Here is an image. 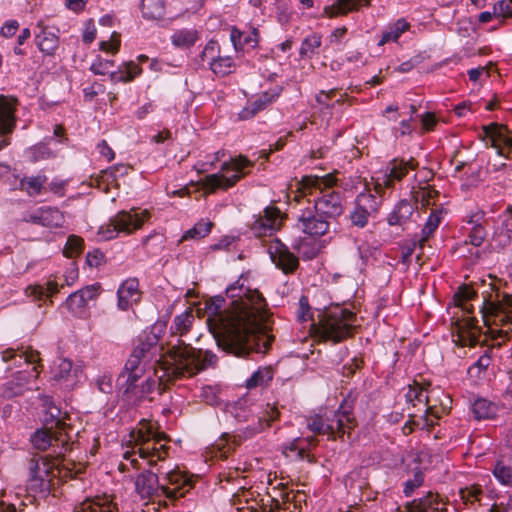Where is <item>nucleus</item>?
<instances>
[{"mask_svg":"<svg viewBox=\"0 0 512 512\" xmlns=\"http://www.w3.org/2000/svg\"><path fill=\"white\" fill-rule=\"evenodd\" d=\"M226 294L232 299L228 309L224 298L205 302L207 323L217 345L227 353L245 357L250 352L266 353L274 341L272 323L265 298L258 290L230 285Z\"/></svg>","mask_w":512,"mask_h":512,"instance_id":"obj_1","label":"nucleus"},{"mask_svg":"<svg viewBox=\"0 0 512 512\" xmlns=\"http://www.w3.org/2000/svg\"><path fill=\"white\" fill-rule=\"evenodd\" d=\"M158 342V335L154 331L141 335L124 366L126 370L146 371L147 364L154 361L158 365L154 366L155 374L162 372L159 380L171 381L192 377L216 366L217 356L209 350H196L183 340L176 339L175 342L171 340L166 343L167 349L164 352V346Z\"/></svg>","mask_w":512,"mask_h":512,"instance_id":"obj_2","label":"nucleus"},{"mask_svg":"<svg viewBox=\"0 0 512 512\" xmlns=\"http://www.w3.org/2000/svg\"><path fill=\"white\" fill-rule=\"evenodd\" d=\"M192 487V480L178 469L166 472L161 478L157 473L145 471L135 480V490L141 498L150 499L163 507L184 497Z\"/></svg>","mask_w":512,"mask_h":512,"instance_id":"obj_3","label":"nucleus"},{"mask_svg":"<svg viewBox=\"0 0 512 512\" xmlns=\"http://www.w3.org/2000/svg\"><path fill=\"white\" fill-rule=\"evenodd\" d=\"M336 178L333 174L325 176H304L292 191L294 199L300 201L307 198L308 204L324 215L329 221H334L343 212L340 193L333 190Z\"/></svg>","mask_w":512,"mask_h":512,"instance_id":"obj_4","label":"nucleus"},{"mask_svg":"<svg viewBox=\"0 0 512 512\" xmlns=\"http://www.w3.org/2000/svg\"><path fill=\"white\" fill-rule=\"evenodd\" d=\"M482 296L480 312L486 333L493 341L492 346L500 347L512 333V295L491 286Z\"/></svg>","mask_w":512,"mask_h":512,"instance_id":"obj_5","label":"nucleus"},{"mask_svg":"<svg viewBox=\"0 0 512 512\" xmlns=\"http://www.w3.org/2000/svg\"><path fill=\"white\" fill-rule=\"evenodd\" d=\"M130 437L134 442V447L132 451L124 453V458L134 468H138V460L134 457L136 454L140 458L146 459L150 466L156 465L157 461L166 459L169 450L168 438L164 433L157 432L151 422L142 420L138 427L130 433Z\"/></svg>","mask_w":512,"mask_h":512,"instance_id":"obj_6","label":"nucleus"},{"mask_svg":"<svg viewBox=\"0 0 512 512\" xmlns=\"http://www.w3.org/2000/svg\"><path fill=\"white\" fill-rule=\"evenodd\" d=\"M355 399L350 396L345 398L339 408L331 413V415L315 414L306 419L307 428L317 435H326L329 439H340L345 441L351 437L358 422L353 414Z\"/></svg>","mask_w":512,"mask_h":512,"instance_id":"obj_7","label":"nucleus"},{"mask_svg":"<svg viewBox=\"0 0 512 512\" xmlns=\"http://www.w3.org/2000/svg\"><path fill=\"white\" fill-rule=\"evenodd\" d=\"M418 163L415 159H393L384 169L379 171L376 177H373L374 190L379 197L370 192H362L357 196L356 206L364 210L366 213L375 214L379 210L382 200L381 195L385 189H393L396 182H400L409 170H415Z\"/></svg>","mask_w":512,"mask_h":512,"instance_id":"obj_8","label":"nucleus"},{"mask_svg":"<svg viewBox=\"0 0 512 512\" xmlns=\"http://www.w3.org/2000/svg\"><path fill=\"white\" fill-rule=\"evenodd\" d=\"M356 316L353 312L335 307L318 315L311 325L313 336L319 341L339 343L353 334Z\"/></svg>","mask_w":512,"mask_h":512,"instance_id":"obj_9","label":"nucleus"},{"mask_svg":"<svg viewBox=\"0 0 512 512\" xmlns=\"http://www.w3.org/2000/svg\"><path fill=\"white\" fill-rule=\"evenodd\" d=\"M158 382L142 370H126L124 367L117 379L118 393L125 403L137 406L145 400L152 401L151 394Z\"/></svg>","mask_w":512,"mask_h":512,"instance_id":"obj_10","label":"nucleus"},{"mask_svg":"<svg viewBox=\"0 0 512 512\" xmlns=\"http://www.w3.org/2000/svg\"><path fill=\"white\" fill-rule=\"evenodd\" d=\"M253 166L254 163L246 156L233 157L221 165L219 173H213L203 178L201 180L202 188L208 193L228 190L248 175Z\"/></svg>","mask_w":512,"mask_h":512,"instance_id":"obj_11","label":"nucleus"},{"mask_svg":"<svg viewBox=\"0 0 512 512\" xmlns=\"http://www.w3.org/2000/svg\"><path fill=\"white\" fill-rule=\"evenodd\" d=\"M150 217L151 214L147 209L121 210L99 227L97 236L101 241H109L117 238L120 234L131 235L139 230Z\"/></svg>","mask_w":512,"mask_h":512,"instance_id":"obj_12","label":"nucleus"},{"mask_svg":"<svg viewBox=\"0 0 512 512\" xmlns=\"http://www.w3.org/2000/svg\"><path fill=\"white\" fill-rule=\"evenodd\" d=\"M59 457L34 455L28 460L27 488L33 493L48 494L59 473Z\"/></svg>","mask_w":512,"mask_h":512,"instance_id":"obj_13","label":"nucleus"},{"mask_svg":"<svg viewBox=\"0 0 512 512\" xmlns=\"http://www.w3.org/2000/svg\"><path fill=\"white\" fill-rule=\"evenodd\" d=\"M65 429L66 424L58 420L55 431L44 428L38 429L31 435L30 441L35 449L43 452L51 448L52 457H62L73 445Z\"/></svg>","mask_w":512,"mask_h":512,"instance_id":"obj_14","label":"nucleus"},{"mask_svg":"<svg viewBox=\"0 0 512 512\" xmlns=\"http://www.w3.org/2000/svg\"><path fill=\"white\" fill-rule=\"evenodd\" d=\"M199 63L217 77H225L236 69L233 57L222 55L220 45L215 40H210L206 43L199 54Z\"/></svg>","mask_w":512,"mask_h":512,"instance_id":"obj_15","label":"nucleus"},{"mask_svg":"<svg viewBox=\"0 0 512 512\" xmlns=\"http://www.w3.org/2000/svg\"><path fill=\"white\" fill-rule=\"evenodd\" d=\"M481 138L487 147L496 150L497 155L512 160V131L496 122L482 126Z\"/></svg>","mask_w":512,"mask_h":512,"instance_id":"obj_16","label":"nucleus"},{"mask_svg":"<svg viewBox=\"0 0 512 512\" xmlns=\"http://www.w3.org/2000/svg\"><path fill=\"white\" fill-rule=\"evenodd\" d=\"M331 221L321 215L310 204L298 210L296 214V227L311 237L325 235L330 228Z\"/></svg>","mask_w":512,"mask_h":512,"instance_id":"obj_17","label":"nucleus"},{"mask_svg":"<svg viewBox=\"0 0 512 512\" xmlns=\"http://www.w3.org/2000/svg\"><path fill=\"white\" fill-rule=\"evenodd\" d=\"M405 398L406 401L412 403L414 407L418 404H421L424 407V414L421 416V419L423 420L422 428L431 429L436 424V421L440 416L436 406L429 404L427 391L418 383L414 382L413 385L408 386Z\"/></svg>","mask_w":512,"mask_h":512,"instance_id":"obj_18","label":"nucleus"},{"mask_svg":"<svg viewBox=\"0 0 512 512\" xmlns=\"http://www.w3.org/2000/svg\"><path fill=\"white\" fill-rule=\"evenodd\" d=\"M481 329L474 317H464L458 320L453 328L454 343L459 347H474L479 343Z\"/></svg>","mask_w":512,"mask_h":512,"instance_id":"obj_19","label":"nucleus"},{"mask_svg":"<svg viewBox=\"0 0 512 512\" xmlns=\"http://www.w3.org/2000/svg\"><path fill=\"white\" fill-rule=\"evenodd\" d=\"M84 377L82 363H73L70 359L63 358L52 369V379L60 382L67 388H73Z\"/></svg>","mask_w":512,"mask_h":512,"instance_id":"obj_20","label":"nucleus"},{"mask_svg":"<svg viewBox=\"0 0 512 512\" xmlns=\"http://www.w3.org/2000/svg\"><path fill=\"white\" fill-rule=\"evenodd\" d=\"M22 220L27 223L54 229L63 226L65 217L58 208L43 206L28 212Z\"/></svg>","mask_w":512,"mask_h":512,"instance_id":"obj_21","label":"nucleus"},{"mask_svg":"<svg viewBox=\"0 0 512 512\" xmlns=\"http://www.w3.org/2000/svg\"><path fill=\"white\" fill-rule=\"evenodd\" d=\"M281 212L277 207H266L262 215H259L250 226L255 237L272 235L281 226Z\"/></svg>","mask_w":512,"mask_h":512,"instance_id":"obj_22","label":"nucleus"},{"mask_svg":"<svg viewBox=\"0 0 512 512\" xmlns=\"http://www.w3.org/2000/svg\"><path fill=\"white\" fill-rule=\"evenodd\" d=\"M268 252L272 262L284 273H293L298 268V258L280 241L271 243Z\"/></svg>","mask_w":512,"mask_h":512,"instance_id":"obj_23","label":"nucleus"},{"mask_svg":"<svg viewBox=\"0 0 512 512\" xmlns=\"http://www.w3.org/2000/svg\"><path fill=\"white\" fill-rule=\"evenodd\" d=\"M38 366L34 365L29 370H21L15 374V381H9L2 387L1 394L6 398L22 394L25 386L38 377Z\"/></svg>","mask_w":512,"mask_h":512,"instance_id":"obj_24","label":"nucleus"},{"mask_svg":"<svg viewBox=\"0 0 512 512\" xmlns=\"http://www.w3.org/2000/svg\"><path fill=\"white\" fill-rule=\"evenodd\" d=\"M98 290L99 287L90 285L70 294L65 302L67 309L73 314L82 313L88 302L97 298L99 295Z\"/></svg>","mask_w":512,"mask_h":512,"instance_id":"obj_25","label":"nucleus"},{"mask_svg":"<svg viewBox=\"0 0 512 512\" xmlns=\"http://www.w3.org/2000/svg\"><path fill=\"white\" fill-rule=\"evenodd\" d=\"M40 32L35 35L36 44L39 50L48 56H53L59 47V36L53 28L44 26L42 22L37 23Z\"/></svg>","mask_w":512,"mask_h":512,"instance_id":"obj_26","label":"nucleus"},{"mask_svg":"<svg viewBox=\"0 0 512 512\" xmlns=\"http://www.w3.org/2000/svg\"><path fill=\"white\" fill-rule=\"evenodd\" d=\"M118 307L127 310L140 299L139 282L136 278L125 280L118 288Z\"/></svg>","mask_w":512,"mask_h":512,"instance_id":"obj_27","label":"nucleus"},{"mask_svg":"<svg viewBox=\"0 0 512 512\" xmlns=\"http://www.w3.org/2000/svg\"><path fill=\"white\" fill-rule=\"evenodd\" d=\"M74 512H118V508L111 496L103 495L86 499L75 507Z\"/></svg>","mask_w":512,"mask_h":512,"instance_id":"obj_28","label":"nucleus"},{"mask_svg":"<svg viewBox=\"0 0 512 512\" xmlns=\"http://www.w3.org/2000/svg\"><path fill=\"white\" fill-rule=\"evenodd\" d=\"M16 102L0 95V134L11 133L15 127Z\"/></svg>","mask_w":512,"mask_h":512,"instance_id":"obj_29","label":"nucleus"},{"mask_svg":"<svg viewBox=\"0 0 512 512\" xmlns=\"http://www.w3.org/2000/svg\"><path fill=\"white\" fill-rule=\"evenodd\" d=\"M370 0H337L334 4L324 8L323 15L334 18L358 11L362 6H369Z\"/></svg>","mask_w":512,"mask_h":512,"instance_id":"obj_30","label":"nucleus"},{"mask_svg":"<svg viewBox=\"0 0 512 512\" xmlns=\"http://www.w3.org/2000/svg\"><path fill=\"white\" fill-rule=\"evenodd\" d=\"M2 360L4 362L14 361V366L21 367L22 364L35 365L40 361L39 353L33 350H21L9 348L2 352Z\"/></svg>","mask_w":512,"mask_h":512,"instance_id":"obj_31","label":"nucleus"},{"mask_svg":"<svg viewBox=\"0 0 512 512\" xmlns=\"http://www.w3.org/2000/svg\"><path fill=\"white\" fill-rule=\"evenodd\" d=\"M416 206L406 199L400 200L388 216V223L391 226H402L412 217Z\"/></svg>","mask_w":512,"mask_h":512,"instance_id":"obj_32","label":"nucleus"},{"mask_svg":"<svg viewBox=\"0 0 512 512\" xmlns=\"http://www.w3.org/2000/svg\"><path fill=\"white\" fill-rule=\"evenodd\" d=\"M279 96L278 92H264L254 101L250 102L239 114L241 119H249L255 116L259 111L265 109L268 105L276 100Z\"/></svg>","mask_w":512,"mask_h":512,"instance_id":"obj_33","label":"nucleus"},{"mask_svg":"<svg viewBox=\"0 0 512 512\" xmlns=\"http://www.w3.org/2000/svg\"><path fill=\"white\" fill-rule=\"evenodd\" d=\"M442 214L443 210L439 207H436L431 210V213L428 219L426 220L424 227L422 228L421 237L416 242H414V247L418 245L420 249H423L427 240L434 234V232L440 225L443 219Z\"/></svg>","mask_w":512,"mask_h":512,"instance_id":"obj_34","label":"nucleus"},{"mask_svg":"<svg viewBox=\"0 0 512 512\" xmlns=\"http://www.w3.org/2000/svg\"><path fill=\"white\" fill-rule=\"evenodd\" d=\"M268 417H251V423L248 424L242 431L245 438L253 437L254 435L262 432L265 428L270 425V422L276 420L279 416V412L277 408H270V411L267 412Z\"/></svg>","mask_w":512,"mask_h":512,"instance_id":"obj_35","label":"nucleus"},{"mask_svg":"<svg viewBox=\"0 0 512 512\" xmlns=\"http://www.w3.org/2000/svg\"><path fill=\"white\" fill-rule=\"evenodd\" d=\"M59 285L54 280H48L45 284H33L29 285L25 289V294L31 297L33 300H44L45 298H51L59 292Z\"/></svg>","mask_w":512,"mask_h":512,"instance_id":"obj_36","label":"nucleus"},{"mask_svg":"<svg viewBox=\"0 0 512 512\" xmlns=\"http://www.w3.org/2000/svg\"><path fill=\"white\" fill-rule=\"evenodd\" d=\"M200 34L196 29L183 28L171 35V42L178 49H189L199 40Z\"/></svg>","mask_w":512,"mask_h":512,"instance_id":"obj_37","label":"nucleus"},{"mask_svg":"<svg viewBox=\"0 0 512 512\" xmlns=\"http://www.w3.org/2000/svg\"><path fill=\"white\" fill-rule=\"evenodd\" d=\"M194 320L195 317L191 309L186 310L180 315L175 316L170 326L171 337L178 336L177 339L182 340L181 337L189 332Z\"/></svg>","mask_w":512,"mask_h":512,"instance_id":"obj_38","label":"nucleus"},{"mask_svg":"<svg viewBox=\"0 0 512 512\" xmlns=\"http://www.w3.org/2000/svg\"><path fill=\"white\" fill-rule=\"evenodd\" d=\"M411 25L404 18H400L390 24L383 32L378 42L379 46H383L389 42H397L401 35L410 29Z\"/></svg>","mask_w":512,"mask_h":512,"instance_id":"obj_39","label":"nucleus"},{"mask_svg":"<svg viewBox=\"0 0 512 512\" xmlns=\"http://www.w3.org/2000/svg\"><path fill=\"white\" fill-rule=\"evenodd\" d=\"M472 412L477 420L493 419L498 413V406L487 399L478 398L472 404Z\"/></svg>","mask_w":512,"mask_h":512,"instance_id":"obj_40","label":"nucleus"},{"mask_svg":"<svg viewBox=\"0 0 512 512\" xmlns=\"http://www.w3.org/2000/svg\"><path fill=\"white\" fill-rule=\"evenodd\" d=\"M322 45V35L317 32H312L304 37L301 42L299 55L303 59H311L318 53V49Z\"/></svg>","mask_w":512,"mask_h":512,"instance_id":"obj_41","label":"nucleus"},{"mask_svg":"<svg viewBox=\"0 0 512 512\" xmlns=\"http://www.w3.org/2000/svg\"><path fill=\"white\" fill-rule=\"evenodd\" d=\"M141 72L142 68L133 61H130L125 63L118 71L110 73V79L115 83H127L140 75Z\"/></svg>","mask_w":512,"mask_h":512,"instance_id":"obj_42","label":"nucleus"},{"mask_svg":"<svg viewBox=\"0 0 512 512\" xmlns=\"http://www.w3.org/2000/svg\"><path fill=\"white\" fill-rule=\"evenodd\" d=\"M274 377V370L271 366L258 368L250 378L246 381V387L253 389L256 387H263L269 384Z\"/></svg>","mask_w":512,"mask_h":512,"instance_id":"obj_43","label":"nucleus"},{"mask_svg":"<svg viewBox=\"0 0 512 512\" xmlns=\"http://www.w3.org/2000/svg\"><path fill=\"white\" fill-rule=\"evenodd\" d=\"M46 181L45 175L24 177L20 180L19 189L25 191L29 196H37L41 193Z\"/></svg>","mask_w":512,"mask_h":512,"instance_id":"obj_44","label":"nucleus"},{"mask_svg":"<svg viewBox=\"0 0 512 512\" xmlns=\"http://www.w3.org/2000/svg\"><path fill=\"white\" fill-rule=\"evenodd\" d=\"M141 11L146 19H160L165 14V0H142Z\"/></svg>","mask_w":512,"mask_h":512,"instance_id":"obj_45","label":"nucleus"},{"mask_svg":"<svg viewBox=\"0 0 512 512\" xmlns=\"http://www.w3.org/2000/svg\"><path fill=\"white\" fill-rule=\"evenodd\" d=\"M459 495L461 500L466 506H478L481 505L482 497L484 495V491L480 485L472 484L461 488L459 491Z\"/></svg>","mask_w":512,"mask_h":512,"instance_id":"obj_46","label":"nucleus"},{"mask_svg":"<svg viewBox=\"0 0 512 512\" xmlns=\"http://www.w3.org/2000/svg\"><path fill=\"white\" fill-rule=\"evenodd\" d=\"M318 440L311 436L306 438L295 439L286 449L285 454L290 456L289 453L295 452L299 459H304L307 456V449L315 446Z\"/></svg>","mask_w":512,"mask_h":512,"instance_id":"obj_47","label":"nucleus"},{"mask_svg":"<svg viewBox=\"0 0 512 512\" xmlns=\"http://www.w3.org/2000/svg\"><path fill=\"white\" fill-rule=\"evenodd\" d=\"M476 296L477 293L472 287L463 285L460 286L457 292L454 294V303L456 306L461 307L464 311L471 313L472 306L468 304V302L474 299Z\"/></svg>","mask_w":512,"mask_h":512,"instance_id":"obj_48","label":"nucleus"},{"mask_svg":"<svg viewBox=\"0 0 512 512\" xmlns=\"http://www.w3.org/2000/svg\"><path fill=\"white\" fill-rule=\"evenodd\" d=\"M438 195V192L431 187L419 188L413 192V199L416 204H420L421 208H428L434 205V198Z\"/></svg>","mask_w":512,"mask_h":512,"instance_id":"obj_49","label":"nucleus"},{"mask_svg":"<svg viewBox=\"0 0 512 512\" xmlns=\"http://www.w3.org/2000/svg\"><path fill=\"white\" fill-rule=\"evenodd\" d=\"M239 445V442L234 436L224 435L216 443L215 455L219 458L225 459L228 455Z\"/></svg>","mask_w":512,"mask_h":512,"instance_id":"obj_50","label":"nucleus"},{"mask_svg":"<svg viewBox=\"0 0 512 512\" xmlns=\"http://www.w3.org/2000/svg\"><path fill=\"white\" fill-rule=\"evenodd\" d=\"M492 357H491V349H487L483 355H481L478 360L469 367L468 373L472 377L480 378L482 374L487 370V368L491 365Z\"/></svg>","mask_w":512,"mask_h":512,"instance_id":"obj_51","label":"nucleus"},{"mask_svg":"<svg viewBox=\"0 0 512 512\" xmlns=\"http://www.w3.org/2000/svg\"><path fill=\"white\" fill-rule=\"evenodd\" d=\"M26 155L31 162H38L52 158L53 152L45 143H38L26 151Z\"/></svg>","mask_w":512,"mask_h":512,"instance_id":"obj_52","label":"nucleus"},{"mask_svg":"<svg viewBox=\"0 0 512 512\" xmlns=\"http://www.w3.org/2000/svg\"><path fill=\"white\" fill-rule=\"evenodd\" d=\"M212 222L200 221L196 223L192 228L187 230L183 235L182 239H201L207 236L211 232Z\"/></svg>","mask_w":512,"mask_h":512,"instance_id":"obj_53","label":"nucleus"},{"mask_svg":"<svg viewBox=\"0 0 512 512\" xmlns=\"http://www.w3.org/2000/svg\"><path fill=\"white\" fill-rule=\"evenodd\" d=\"M494 476L505 485H512V467L503 462H497L493 470Z\"/></svg>","mask_w":512,"mask_h":512,"instance_id":"obj_54","label":"nucleus"},{"mask_svg":"<svg viewBox=\"0 0 512 512\" xmlns=\"http://www.w3.org/2000/svg\"><path fill=\"white\" fill-rule=\"evenodd\" d=\"M424 483V473L421 470H417L413 474V478L408 479L404 483V494L409 497L413 492L422 486Z\"/></svg>","mask_w":512,"mask_h":512,"instance_id":"obj_55","label":"nucleus"},{"mask_svg":"<svg viewBox=\"0 0 512 512\" xmlns=\"http://www.w3.org/2000/svg\"><path fill=\"white\" fill-rule=\"evenodd\" d=\"M486 236L487 232L483 225L472 227L468 234V239L466 240V243H470L475 247H479L484 242Z\"/></svg>","mask_w":512,"mask_h":512,"instance_id":"obj_56","label":"nucleus"},{"mask_svg":"<svg viewBox=\"0 0 512 512\" xmlns=\"http://www.w3.org/2000/svg\"><path fill=\"white\" fill-rule=\"evenodd\" d=\"M120 44V34L117 32H113L109 40L101 41L99 43V49L104 52L116 54L119 51Z\"/></svg>","mask_w":512,"mask_h":512,"instance_id":"obj_57","label":"nucleus"},{"mask_svg":"<svg viewBox=\"0 0 512 512\" xmlns=\"http://www.w3.org/2000/svg\"><path fill=\"white\" fill-rule=\"evenodd\" d=\"M496 18L507 19L512 17V0H500L494 4Z\"/></svg>","mask_w":512,"mask_h":512,"instance_id":"obj_58","label":"nucleus"},{"mask_svg":"<svg viewBox=\"0 0 512 512\" xmlns=\"http://www.w3.org/2000/svg\"><path fill=\"white\" fill-rule=\"evenodd\" d=\"M95 384L97 386V389L106 394H110L113 391V379L110 374H103L97 377L95 380Z\"/></svg>","mask_w":512,"mask_h":512,"instance_id":"obj_59","label":"nucleus"},{"mask_svg":"<svg viewBox=\"0 0 512 512\" xmlns=\"http://www.w3.org/2000/svg\"><path fill=\"white\" fill-rule=\"evenodd\" d=\"M371 215L372 214L366 213L364 210L356 206L354 212L351 214V221L358 227H364L368 223V218Z\"/></svg>","mask_w":512,"mask_h":512,"instance_id":"obj_60","label":"nucleus"},{"mask_svg":"<svg viewBox=\"0 0 512 512\" xmlns=\"http://www.w3.org/2000/svg\"><path fill=\"white\" fill-rule=\"evenodd\" d=\"M347 28L345 26L338 27L332 31V33L328 36L327 41L331 46H338L341 44L342 40L347 34Z\"/></svg>","mask_w":512,"mask_h":512,"instance_id":"obj_61","label":"nucleus"},{"mask_svg":"<svg viewBox=\"0 0 512 512\" xmlns=\"http://www.w3.org/2000/svg\"><path fill=\"white\" fill-rule=\"evenodd\" d=\"M337 93V89H331L329 91H320L316 95V101L320 105L326 107V108H333L335 103H330V99L334 97Z\"/></svg>","mask_w":512,"mask_h":512,"instance_id":"obj_62","label":"nucleus"},{"mask_svg":"<svg viewBox=\"0 0 512 512\" xmlns=\"http://www.w3.org/2000/svg\"><path fill=\"white\" fill-rule=\"evenodd\" d=\"M104 92V86L99 83H93L89 87L83 89V95L85 100L92 101L98 94Z\"/></svg>","mask_w":512,"mask_h":512,"instance_id":"obj_63","label":"nucleus"},{"mask_svg":"<svg viewBox=\"0 0 512 512\" xmlns=\"http://www.w3.org/2000/svg\"><path fill=\"white\" fill-rule=\"evenodd\" d=\"M18 29L19 22L17 20H9L6 21L1 27L0 34L6 38H9L14 36Z\"/></svg>","mask_w":512,"mask_h":512,"instance_id":"obj_64","label":"nucleus"}]
</instances>
